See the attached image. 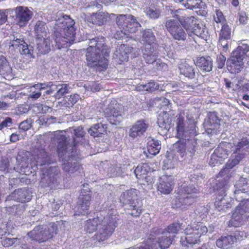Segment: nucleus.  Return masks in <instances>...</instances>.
I'll list each match as a JSON object with an SVG mask.
<instances>
[{"instance_id": "obj_1", "label": "nucleus", "mask_w": 249, "mask_h": 249, "mask_svg": "<svg viewBox=\"0 0 249 249\" xmlns=\"http://www.w3.org/2000/svg\"><path fill=\"white\" fill-rule=\"evenodd\" d=\"M119 215L113 212L108 213L101 219L97 216L86 221L84 228L89 233H93L99 229L95 236L99 242H103L110 237L118 226Z\"/></svg>"}, {"instance_id": "obj_2", "label": "nucleus", "mask_w": 249, "mask_h": 249, "mask_svg": "<svg viewBox=\"0 0 249 249\" xmlns=\"http://www.w3.org/2000/svg\"><path fill=\"white\" fill-rule=\"evenodd\" d=\"M74 20L70 16L63 15L57 21V27L54 33L55 46L58 49L67 47L75 40Z\"/></svg>"}, {"instance_id": "obj_3", "label": "nucleus", "mask_w": 249, "mask_h": 249, "mask_svg": "<svg viewBox=\"0 0 249 249\" xmlns=\"http://www.w3.org/2000/svg\"><path fill=\"white\" fill-rule=\"evenodd\" d=\"M115 21L120 30L115 33L114 37L118 40L131 36L132 34L136 33L141 26L136 17L131 14L118 15L116 16Z\"/></svg>"}, {"instance_id": "obj_4", "label": "nucleus", "mask_w": 249, "mask_h": 249, "mask_svg": "<svg viewBox=\"0 0 249 249\" xmlns=\"http://www.w3.org/2000/svg\"><path fill=\"white\" fill-rule=\"evenodd\" d=\"M185 111L181 110L176 116L175 120L176 137L179 139H186L187 137H194L197 135L196 122L192 114H187L186 116L188 120L186 125Z\"/></svg>"}, {"instance_id": "obj_5", "label": "nucleus", "mask_w": 249, "mask_h": 249, "mask_svg": "<svg viewBox=\"0 0 249 249\" xmlns=\"http://www.w3.org/2000/svg\"><path fill=\"white\" fill-rule=\"evenodd\" d=\"M208 232L207 227L202 222L194 223L188 225L184 230V236L180 238V244L188 247L200 242V238Z\"/></svg>"}, {"instance_id": "obj_6", "label": "nucleus", "mask_w": 249, "mask_h": 249, "mask_svg": "<svg viewBox=\"0 0 249 249\" xmlns=\"http://www.w3.org/2000/svg\"><path fill=\"white\" fill-rule=\"evenodd\" d=\"M61 172L58 166L50 167L42 170L39 184L42 188L56 189L60 184Z\"/></svg>"}, {"instance_id": "obj_7", "label": "nucleus", "mask_w": 249, "mask_h": 249, "mask_svg": "<svg viewBox=\"0 0 249 249\" xmlns=\"http://www.w3.org/2000/svg\"><path fill=\"white\" fill-rule=\"evenodd\" d=\"M197 189L192 186H186L180 188L178 196L176 197L175 205L177 208L187 209L196 201Z\"/></svg>"}, {"instance_id": "obj_8", "label": "nucleus", "mask_w": 249, "mask_h": 249, "mask_svg": "<svg viewBox=\"0 0 249 249\" xmlns=\"http://www.w3.org/2000/svg\"><path fill=\"white\" fill-rule=\"evenodd\" d=\"M227 185V182L226 180H218L214 187L216 195L214 205L219 211H225L231 207V204L225 198Z\"/></svg>"}, {"instance_id": "obj_9", "label": "nucleus", "mask_w": 249, "mask_h": 249, "mask_svg": "<svg viewBox=\"0 0 249 249\" xmlns=\"http://www.w3.org/2000/svg\"><path fill=\"white\" fill-rule=\"evenodd\" d=\"M53 162L51 160V157L47 152L44 149L38 150L36 154L35 155L30 163L31 170L29 171L30 167L26 166L24 168V174L26 175H29L31 174H35L38 169L37 166H42L46 164H50Z\"/></svg>"}, {"instance_id": "obj_10", "label": "nucleus", "mask_w": 249, "mask_h": 249, "mask_svg": "<svg viewBox=\"0 0 249 249\" xmlns=\"http://www.w3.org/2000/svg\"><path fill=\"white\" fill-rule=\"evenodd\" d=\"M109 53H95L94 54L86 55L87 66L93 68L96 71L102 72L107 70L109 65L108 57Z\"/></svg>"}, {"instance_id": "obj_11", "label": "nucleus", "mask_w": 249, "mask_h": 249, "mask_svg": "<svg viewBox=\"0 0 249 249\" xmlns=\"http://www.w3.org/2000/svg\"><path fill=\"white\" fill-rule=\"evenodd\" d=\"M137 196V190L130 189L123 192L120 196V201L123 206L128 204L129 209L132 211L130 214L135 217L139 216L142 213V209L136 205L135 199Z\"/></svg>"}, {"instance_id": "obj_12", "label": "nucleus", "mask_w": 249, "mask_h": 249, "mask_svg": "<svg viewBox=\"0 0 249 249\" xmlns=\"http://www.w3.org/2000/svg\"><path fill=\"white\" fill-rule=\"evenodd\" d=\"M56 234V231H54L53 228H44L42 226L38 225L29 232L28 235L32 240L41 243L52 239L54 234Z\"/></svg>"}, {"instance_id": "obj_13", "label": "nucleus", "mask_w": 249, "mask_h": 249, "mask_svg": "<svg viewBox=\"0 0 249 249\" xmlns=\"http://www.w3.org/2000/svg\"><path fill=\"white\" fill-rule=\"evenodd\" d=\"M106 39L102 36H97L89 40V46L87 49L86 55L95 53H103L105 55L110 53L109 48L105 42Z\"/></svg>"}, {"instance_id": "obj_14", "label": "nucleus", "mask_w": 249, "mask_h": 249, "mask_svg": "<svg viewBox=\"0 0 249 249\" xmlns=\"http://www.w3.org/2000/svg\"><path fill=\"white\" fill-rule=\"evenodd\" d=\"M165 27L174 39L178 41H185L186 39L187 34L178 21L168 19L165 22Z\"/></svg>"}, {"instance_id": "obj_15", "label": "nucleus", "mask_w": 249, "mask_h": 249, "mask_svg": "<svg viewBox=\"0 0 249 249\" xmlns=\"http://www.w3.org/2000/svg\"><path fill=\"white\" fill-rule=\"evenodd\" d=\"M249 213V200L241 201L235 209L231 218L229 221V225L235 227H239L242 224L243 215Z\"/></svg>"}, {"instance_id": "obj_16", "label": "nucleus", "mask_w": 249, "mask_h": 249, "mask_svg": "<svg viewBox=\"0 0 249 249\" xmlns=\"http://www.w3.org/2000/svg\"><path fill=\"white\" fill-rule=\"evenodd\" d=\"M119 104L115 105L110 104L105 110V116L112 124L119 125L123 120L124 117Z\"/></svg>"}, {"instance_id": "obj_17", "label": "nucleus", "mask_w": 249, "mask_h": 249, "mask_svg": "<svg viewBox=\"0 0 249 249\" xmlns=\"http://www.w3.org/2000/svg\"><path fill=\"white\" fill-rule=\"evenodd\" d=\"M231 145L229 143L225 142L220 144L214 151L209 161V164L214 166L215 164L220 163L224 159L227 158L231 151Z\"/></svg>"}, {"instance_id": "obj_18", "label": "nucleus", "mask_w": 249, "mask_h": 249, "mask_svg": "<svg viewBox=\"0 0 249 249\" xmlns=\"http://www.w3.org/2000/svg\"><path fill=\"white\" fill-rule=\"evenodd\" d=\"M92 200V196L89 188L81 190L78 197V208L81 214H88Z\"/></svg>"}, {"instance_id": "obj_19", "label": "nucleus", "mask_w": 249, "mask_h": 249, "mask_svg": "<svg viewBox=\"0 0 249 249\" xmlns=\"http://www.w3.org/2000/svg\"><path fill=\"white\" fill-rule=\"evenodd\" d=\"M186 10L179 9L175 11L173 17L178 19L186 31H191L197 19L194 16L186 17Z\"/></svg>"}, {"instance_id": "obj_20", "label": "nucleus", "mask_w": 249, "mask_h": 249, "mask_svg": "<svg viewBox=\"0 0 249 249\" xmlns=\"http://www.w3.org/2000/svg\"><path fill=\"white\" fill-rule=\"evenodd\" d=\"M133 48L126 44H121L116 50L114 54V58L117 63L121 64L127 62L129 54L132 53Z\"/></svg>"}, {"instance_id": "obj_21", "label": "nucleus", "mask_w": 249, "mask_h": 249, "mask_svg": "<svg viewBox=\"0 0 249 249\" xmlns=\"http://www.w3.org/2000/svg\"><path fill=\"white\" fill-rule=\"evenodd\" d=\"M14 11L18 22L20 26L26 25L33 15L32 12L25 6H18L15 8Z\"/></svg>"}, {"instance_id": "obj_22", "label": "nucleus", "mask_w": 249, "mask_h": 249, "mask_svg": "<svg viewBox=\"0 0 249 249\" xmlns=\"http://www.w3.org/2000/svg\"><path fill=\"white\" fill-rule=\"evenodd\" d=\"M173 179L171 176L164 175L160 178L157 185V190L161 194L168 195L174 189Z\"/></svg>"}, {"instance_id": "obj_23", "label": "nucleus", "mask_w": 249, "mask_h": 249, "mask_svg": "<svg viewBox=\"0 0 249 249\" xmlns=\"http://www.w3.org/2000/svg\"><path fill=\"white\" fill-rule=\"evenodd\" d=\"M149 127L148 124L144 119L137 121L129 130V136L133 138L143 135Z\"/></svg>"}, {"instance_id": "obj_24", "label": "nucleus", "mask_w": 249, "mask_h": 249, "mask_svg": "<svg viewBox=\"0 0 249 249\" xmlns=\"http://www.w3.org/2000/svg\"><path fill=\"white\" fill-rule=\"evenodd\" d=\"M243 59L233 53H231L230 59L227 61V68L231 73H238L243 68Z\"/></svg>"}, {"instance_id": "obj_25", "label": "nucleus", "mask_w": 249, "mask_h": 249, "mask_svg": "<svg viewBox=\"0 0 249 249\" xmlns=\"http://www.w3.org/2000/svg\"><path fill=\"white\" fill-rule=\"evenodd\" d=\"M237 241L235 236L226 234L221 236L216 241V246L221 249H230Z\"/></svg>"}, {"instance_id": "obj_26", "label": "nucleus", "mask_w": 249, "mask_h": 249, "mask_svg": "<svg viewBox=\"0 0 249 249\" xmlns=\"http://www.w3.org/2000/svg\"><path fill=\"white\" fill-rule=\"evenodd\" d=\"M31 197L28 190L24 188L15 190L9 196V198L19 202L25 203L31 200Z\"/></svg>"}, {"instance_id": "obj_27", "label": "nucleus", "mask_w": 249, "mask_h": 249, "mask_svg": "<svg viewBox=\"0 0 249 249\" xmlns=\"http://www.w3.org/2000/svg\"><path fill=\"white\" fill-rule=\"evenodd\" d=\"M0 75L6 80L13 79L12 69L6 57L0 55Z\"/></svg>"}, {"instance_id": "obj_28", "label": "nucleus", "mask_w": 249, "mask_h": 249, "mask_svg": "<svg viewBox=\"0 0 249 249\" xmlns=\"http://www.w3.org/2000/svg\"><path fill=\"white\" fill-rule=\"evenodd\" d=\"M195 65L201 71L210 72L213 69V61L210 56H203L196 58Z\"/></svg>"}, {"instance_id": "obj_29", "label": "nucleus", "mask_w": 249, "mask_h": 249, "mask_svg": "<svg viewBox=\"0 0 249 249\" xmlns=\"http://www.w3.org/2000/svg\"><path fill=\"white\" fill-rule=\"evenodd\" d=\"M180 74L189 79H194L196 76L195 68L186 61H182L178 65Z\"/></svg>"}, {"instance_id": "obj_30", "label": "nucleus", "mask_w": 249, "mask_h": 249, "mask_svg": "<svg viewBox=\"0 0 249 249\" xmlns=\"http://www.w3.org/2000/svg\"><path fill=\"white\" fill-rule=\"evenodd\" d=\"M148 47L142 50L143 57L146 63L153 64L157 60L158 56L156 47Z\"/></svg>"}, {"instance_id": "obj_31", "label": "nucleus", "mask_w": 249, "mask_h": 249, "mask_svg": "<svg viewBox=\"0 0 249 249\" xmlns=\"http://www.w3.org/2000/svg\"><path fill=\"white\" fill-rule=\"evenodd\" d=\"M155 41V36L151 30L146 29L143 31L142 42L144 48H148V46L151 47H156V44L154 43Z\"/></svg>"}, {"instance_id": "obj_32", "label": "nucleus", "mask_w": 249, "mask_h": 249, "mask_svg": "<svg viewBox=\"0 0 249 249\" xmlns=\"http://www.w3.org/2000/svg\"><path fill=\"white\" fill-rule=\"evenodd\" d=\"M232 53L243 60L249 58V44L243 41H240L238 47Z\"/></svg>"}, {"instance_id": "obj_33", "label": "nucleus", "mask_w": 249, "mask_h": 249, "mask_svg": "<svg viewBox=\"0 0 249 249\" xmlns=\"http://www.w3.org/2000/svg\"><path fill=\"white\" fill-rule=\"evenodd\" d=\"M184 139V140H180L177 141L173 145V148L174 151L175 152L178 153L181 158H183L185 155H187L186 142H189L190 139L188 137H187L186 139Z\"/></svg>"}, {"instance_id": "obj_34", "label": "nucleus", "mask_w": 249, "mask_h": 249, "mask_svg": "<svg viewBox=\"0 0 249 249\" xmlns=\"http://www.w3.org/2000/svg\"><path fill=\"white\" fill-rule=\"evenodd\" d=\"M86 133L84 128L81 126H78L73 130V143L74 146L81 144L85 140Z\"/></svg>"}, {"instance_id": "obj_35", "label": "nucleus", "mask_w": 249, "mask_h": 249, "mask_svg": "<svg viewBox=\"0 0 249 249\" xmlns=\"http://www.w3.org/2000/svg\"><path fill=\"white\" fill-rule=\"evenodd\" d=\"M47 28L46 23L42 21L38 20L36 22L35 27V33L36 39H41L47 37Z\"/></svg>"}, {"instance_id": "obj_36", "label": "nucleus", "mask_w": 249, "mask_h": 249, "mask_svg": "<svg viewBox=\"0 0 249 249\" xmlns=\"http://www.w3.org/2000/svg\"><path fill=\"white\" fill-rule=\"evenodd\" d=\"M107 127L101 123H97L91 126L89 129V133L93 137H99L106 133Z\"/></svg>"}, {"instance_id": "obj_37", "label": "nucleus", "mask_w": 249, "mask_h": 249, "mask_svg": "<svg viewBox=\"0 0 249 249\" xmlns=\"http://www.w3.org/2000/svg\"><path fill=\"white\" fill-rule=\"evenodd\" d=\"M87 19L88 22L99 26L104 24L106 21V17L101 12L92 13L87 17Z\"/></svg>"}, {"instance_id": "obj_38", "label": "nucleus", "mask_w": 249, "mask_h": 249, "mask_svg": "<svg viewBox=\"0 0 249 249\" xmlns=\"http://www.w3.org/2000/svg\"><path fill=\"white\" fill-rule=\"evenodd\" d=\"M68 142L66 137L61 135L58 139L57 146V152L58 156L61 158L66 153Z\"/></svg>"}, {"instance_id": "obj_39", "label": "nucleus", "mask_w": 249, "mask_h": 249, "mask_svg": "<svg viewBox=\"0 0 249 249\" xmlns=\"http://www.w3.org/2000/svg\"><path fill=\"white\" fill-rule=\"evenodd\" d=\"M37 39L38 40L37 48L40 53L42 54L48 53L51 50L50 39L46 37Z\"/></svg>"}, {"instance_id": "obj_40", "label": "nucleus", "mask_w": 249, "mask_h": 249, "mask_svg": "<svg viewBox=\"0 0 249 249\" xmlns=\"http://www.w3.org/2000/svg\"><path fill=\"white\" fill-rule=\"evenodd\" d=\"M231 29L227 23H224L222 25L221 29L219 34V40H228L231 38Z\"/></svg>"}, {"instance_id": "obj_41", "label": "nucleus", "mask_w": 249, "mask_h": 249, "mask_svg": "<svg viewBox=\"0 0 249 249\" xmlns=\"http://www.w3.org/2000/svg\"><path fill=\"white\" fill-rule=\"evenodd\" d=\"M147 148L149 154L154 156L156 155L159 153L161 148L160 143L158 140L151 139L147 142Z\"/></svg>"}, {"instance_id": "obj_42", "label": "nucleus", "mask_w": 249, "mask_h": 249, "mask_svg": "<svg viewBox=\"0 0 249 249\" xmlns=\"http://www.w3.org/2000/svg\"><path fill=\"white\" fill-rule=\"evenodd\" d=\"M46 85L45 83H37L35 84L31 88V93L29 97L33 99H37L41 96L40 90L42 89H45Z\"/></svg>"}, {"instance_id": "obj_43", "label": "nucleus", "mask_w": 249, "mask_h": 249, "mask_svg": "<svg viewBox=\"0 0 249 249\" xmlns=\"http://www.w3.org/2000/svg\"><path fill=\"white\" fill-rule=\"evenodd\" d=\"M150 170L149 166L145 163H142L136 167L134 173L136 178L139 180H143L144 176L147 174Z\"/></svg>"}, {"instance_id": "obj_44", "label": "nucleus", "mask_w": 249, "mask_h": 249, "mask_svg": "<svg viewBox=\"0 0 249 249\" xmlns=\"http://www.w3.org/2000/svg\"><path fill=\"white\" fill-rule=\"evenodd\" d=\"M182 5L186 9H202L205 6V3L202 0H186L182 2Z\"/></svg>"}, {"instance_id": "obj_45", "label": "nucleus", "mask_w": 249, "mask_h": 249, "mask_svg": "<svg viewBox=\"0 0 249 249\" xmlns=\"http://www.w3.org/2000/svg\"><path fill=\"white\" fill-rule=\"evenodd\" d=\"M236 187L238 190H236L235 192V194L241 191L242 193H246L249 191V183L246 178L240 177L235 185Z\"/></svg>"}, {"instance_id": "obj_46", "label": "nucleus", "mask_w": 249, "mask_h": 249, "mask_svg": "<svg viewBox=\"0 0 249 249\" xmlns=\"http://www.w3.org/2000/svg\"><path fill=\"white\" fill-rule=\"evenodd\" d=\"M174 240V237L170 235L162 236L158 238V244L161 249H167L172 244Z\"/></svg>"}, {"instance_id": "obj_47", "label": "nucleus", "mask_w": 249, "mask_h": 249, "mask_svg": "<svg viewBox=\"0 0 249 249\" xmlns=\"http://www.w3.org/2000/svg\"><path fill=\"white\" fill-rule=\"evenodd\" d=\"M239 163V161L235 158H232L229 160L227 163L225 168H223L219 172L217 177H224L226 174L227 172H229V169H231Z\"/></svg>"}, {"instance_id": "obj_48", "label": "nucleus", "mask_w": 249, "mask_h": 249, "mask_svg": "<svg viewBox=\"0 0 249 249\" xmlns=\"http://www.w3.org/2000/svg\"><path fill=\"white\" fill-rule=\"evenodd\" d=\"M249 148V139L247 138L241 139L235 146L234 153L240 152L241 150H245Z\"/></svg>"}, {"instance_id": "obj_49", "label": "nucleus", "mask_w": 249, "mask_h": 249, "mask_svg": "<svg viewBox=\"0 0 249 249\" xmlns=\"http://www.w3.org/2000/svg\"><path fill=\"white\" fill-rule=\"evenodd\" d=\"M138 88L140 90L152 92L159 89V85L154 81H151L146 84L140 85Z\"/></svg>"}, {"instance_id": "obj_50", "label": "nucleus", "mask_w": 249, "mask_h": 249, "mask_svg": "<svg viewBox=\"0 0 249 249\" xmlns=\"http://www.w3.org/2000/svg\"><path fill=\"white\" fill-rule=\"evenodd\" d=\"M191 31L192 33L198 37L202 38L204 37L205 28L203 27L200 26V25L198 23H196V22Z\"/></svg>"}, {"instance_id": "obj_51", "label": "nucleus", "mask_w": 249, "mask_h": 249, "mask_svg": "<svg viewBox=\"0 0 249 249\" xmlns=\"http://www.w3.org/2000/svg\"><path fill=\"white\" fill-rule=\"evenodd\" d=\"M181 224L179 223L175 222L169 225L167 228L168 233H177L181 229Z\"/></svg>"}, {"instance_id": "obj_52", "label": "nucleus", "mask_w": 249, "mask_h": 249, "mask_svg": "<svg viewBox=\"0 0 249 249\" xmlns=\"http://www.w3.org/2000/svg\"><path fill=\"white\" fill-rule=\"evenodd\" d=\"M146 14L151 18H158L160 16V11L157 8L149 9L146 11Z\"/></svg>"}, {"instance_id": "obj_53", "label": "nucleus", "mask_w": 249, "mask_h": 249, "mask_svg": "<svg viewBox=\"0 0 249 249\" xmlns=\"http://www.w3.org/2000/svg\"><path fill=\"white\" fill-rule=\"evenodd\" d=\"M61 87L57 91L56 96L58 98L62 97L65 94L68 92L69 86L67 84H62L60 85Z\"/></svg>"}, {"instance_id": "obj_54", "label": "nucleus", "mask_w": 249, "mask_h": 249, "mask_svg": "<svg viewBox=\"0 0 249 249\" xmlns=\"http://www.w3.org/2000/svg\"><path fill=\"white\" fill-rule=\"evenodd\" d=\"M18 239L17 238H5L0 241L3 246L9 247L12 246Z\"/></svg>"}, {"instance_id": "obj_55", "label": "nucleus", "mask_w": 249, "mask_h": 249, "mask_svg": "<svg viewBox=\"0 0 249 249\" xmlns=\"http://www.w3.org/2000/svg\"><path fill=\"white\" fill-rule=\"evenodd\" d=\"M226 60V57L221 53L217 55L216 64L218 69H222L224 67Z\"/></svg>"}, {"instance_id": "obj_56", "label": "nucleus", "mask_w": 249, "mask_h": 249, "mask_svg": "<svg viewBox=\"0 0 249 249\" xmlns=\"http://www.w3.org/2000/svg\"><path fill=\"white\" fill-rule=\"evenodd\" d=\"M80 99V96L77 94H73L70 95L68 101V106L72 107L75 104H76Z\"/></svg>"}, {"instance_id": "obj_57", "label": "nucleus", "mask_w": 249, "mask_h": 249, "mask_svg": "<svg viewBox=\"0 0 249 249\" xmlns=\"http://www.w3.org/2000/svg\"><path fill=\"white\" fill-rule=\"evenodd\" d=\"M214 19L216 23H221L222 24L224 23H226L223 13L219 10L216 11V15L214 16Z\"/></svg>"}, {"instance_id": "obj_58", "label": "nucleus", "mask_w": 249, "mask_h": 249, "mask_svg": "<svg viewBox=\"0 0 249 249\" xmlns=\"http://www.w3.org/2000/svg\"><path fill=\"white\" fill-rule=\"evenodd\" d=\"M238 20L241 24H246L247 23L248 17L245 12L241 11L238 13Z\"/></svg>"}, {"instance_id": "obj_59", "label": "nucleus", "mask_w": 249, "mask_h": 249, "mask_svg": "<svg viewBox=\"0 0 249 249\" xmlns=\"http://www.w3.org/2000/svg\"><path fill=\"white\" fill-rule=\"evenodd\" d=\"M165 51L169 58L174 59L176 55V53L173 49V47L170 45H165L164 47Z\"/></svg>"}, {"instance_id": "obj_60", "label": "nucleus", "mask_w": 249, "mask_h": 249, "mask_svg": "<svg viewBox=\"0 0 249 249\" xmlns=\"http://www.w3.org/2000/svg\"><path fill=\"white\" fill-rule=\"evenodd\" d=\"M20 129L24 130L27 131L29 130L31 127V123L30 120H25L22 122L19 126Z\"/></svg>"}, {"instance_id": "obj_61", "label": "nucleus", "mask_w": 249, "mask_h": 249, "mask_svg": "<svg viewBox=\"0 0 249 249\" xmlns=\"http://www.w3.org/2000/svg\"><path fill=\"white\" fill-rule=\"evenodd\" d=\"M196 144V142H193L191 145H187V151L186 152L187 154H189V156L191 157H192L195 154L196 152V145L194 144Z\"/></svg>"}, {"instance_id": "obj_62", "label": "nucleus", "mask_w": 249, "mask_h": 249, "mask_svg": "<svg viewBox=\"0 0 249 249\" xmlns=\"http://www.w3.org/2000/svg\"><path fill=\"white\" fill-rule=\"evenodd\" d=\"M160 230V229L157 227L152 228L151 231V234L150 235L151 236L149 237V239L150 240H153L154 239V237H155L156 236L158 235L160 233L163 234L164 231L161 232Z\"/></svg>"}, {"instance_id": "obj_63", "label": "nucleus", "mask_w": 249, "mask_h": 249, "mask_svg": "<svg viewBox=\"0 0 249 249\" xmlns=\"http://www.w3.org/2000/svg\"><path fill=\"white\" fill-rule=\"evenodd\" d=\"M21 48V50H20V52L21 54L28 55L29 56H31L32 55L30 52L28 45L25 42L24 44L22 45Z\"/></svg>"}, {"instance_id": "obj_64", "label": "nucleus", "mask_w": 249, "mask_h": 249, "mask_svg": "<svg viewBox=\"0 0 249 249\" xmlns=\"http://www.w3.org/2000/svg\"><path fill=\"white\" fill-rule=\"evenodd\" d=\"M12 119L9 117H7L1 123H0V130L3 129L4 127L9 126L8 124H12Z\"/></svg>"}]
</instances>
